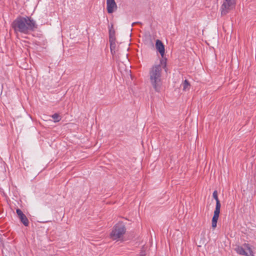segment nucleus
<instances>
[{"mask_svg":"<svg viewBox=\"0 0 256 256\" xmlns=\"http://www.w3.org/2000/svg\"><path fill=\"white\" fill-rule=\"evenodd\" d=\"M213 198L216 200V207H220L221 204L220 203V201L218 198V192L216 190H214L212 194Z\"/></svg>","mask_w":256,"mask_h":256,"instance_id":"obj_11","label":"nucleus"},{"mask_svg":"<svg viewBox=\"0 0 256 256\" xmlns=\"http://www.w3.org/2000/svg\"><path fill=\"white\" fill-rule=\"evenodd\" d=\"M146 254L144 252H142L140 256H145Z\"/></svg>","mask_w":256,"mask_h":256,"instance_id":"obj_17","label":"nucleus"},{"mask_svg":"<svg viewBox=\"0 0 256 256\" xmlns=\"http://www.w3.org/2000/svg\"><path fill=\"white\" fill-rule=\"evenodd\" d=\"M52 116L54 120V122H58L61 120L60 116L58 114H54Z\"/></svg>","mask_w":256,"mask_h":256,"instance_id":"obj_15","label":"nucleus"},{"mask_svg":"<svg viewBox=\"0 0 256 256\" xmlns=\"http://www.w3.org/2000/svg\"><path fill=\"white\" fill-rule=\"evenodd\" d=\"M126 230L125 226L122 223L118 224L114 227L110 237L113 240L120 238L125 234Z\"/></svg>","mask_w":256,"mask_h":256,"instance_id":"obj_3","label":"nucleus"},{"mask_svg":"<svg viewBox=\"0 0 256 256\" xmlns=\"http://www.w3.org/2000/svg\"><path fill=\"white\" fill-rule=\"evenodd\" d=\"M166 60L162 59L160 60V64L152 66L150 70V82L156 92H159L160 90L162 85L161 80L162 68H166Z\"/></svg>","mask_w":256,"mask_h":256,"instance_id":"obj_2","label":"nucleus"},{"mask_svg":"<svg viewBox=\"0 0 256 256\" xmlns=\"http://www.w3.org/2000/svg\"><path fill=\"white\" fill-rule=\"evenodd\" d=\"M220 207H216L215 210L214 211V214L212 217V221L218 222L219 214L220 213Z\"/></svg>","mask_w":256,"mask_h":256,"instance_id":"obj_10","label":"nucleus"},{"mask_svg":"<svg viewBox=\"0 0 256 256\" xmlns=\"http://www.w3.org/2000/svg\"><path fill=\"white\" fill-rule=\"evenodd\" d=\"M16 212L20 222L24 226H28L29 224V221L26 215L19 208L16 209Z\"/></svg>","mask_w":256,"mask_h":256,"instance_id":"obj_5","label":"nucleus"},{"mask_svg":"<svg viewBox=\"0 0 256 256\" xmlns=\"http://www.w3.org/2000/svg\"><path fill=\"white\" fill-rule=\"evenodd\" d=\"M234 250L239 254L244 255L245 256H249L248 253L246 252L242 246H237L234 248Z\"/></svg>","mask_w":256,"mask_h":256,"instance_id":"obj_9","label":"nucleus"},{"mask_svg":"<svg viewBox=\"0 0 256 256\" xmlns=\"http://www.w3.org/2000/svg\"><path fill=\"white\" fill-rule=\"evenodd\" d=\"M235 6V0H224L220 8L222 16L228 14Z\"/></svg>","mask_w":256,"mask_h":256,"instance_id":"obj_4","label":"nucleus"},{"mask_svg":"<svg viewBox=\"0 0 256 256\" xmlns=\"http://www.w3.org/2000/svg\"><path fill=\"white\" fill-rule=\"evenodd\" d=\"M136 22H134L132 24V26H134V24H135Z\"/></svg>","mask_w":256,"mask_h":256,"instance_id":"obj_18","label":"nucleus"},{"mask_svg":"<svg viewBox=\"0 0 256 256\" xmlns=\"http://www.w3.org/2000/svg\"><path fill=\"white\" fill-rule=\"evenodd\" d=\"M182 86H183V90H188L190 87V84L188 80H186L184 82L182 83Z\"/></svg>","mask_w":256,"mask_h":256,"instance_id":"obj_14","label":"nucleus"},{"mask_svg":"<svg viewBox=\"0 0 256 256\" xmlns=\"http://www.w3.org/2000/svg\"><path fill=\"white\" fill-rule=\"evenodd\" d=\"M217 222L212 221V227L215 228L216 226Z\"/></svg>","mask_w":256,"mask_h":256,"instance_id":"obj_16","label":"nucleus"},{"mask_svg":"<svg viewBox=\"0 0 256 256\" xmlns=\"http://www.w3.org/2000/svg\"><path fill=\"white\" fill-rule=\"evenodd\" d=\"M106 6L109 14H112L117 9V5L114 0H106Z\"/></svg>","mask_w":256,"mask_h":256,"instance_id":"obj_6","label":"nucleus"},{"mask_svg":"<svg viewBox=\"0 0 256 256\" xmlns=\"http://www.w3.org/2000/svg\"><path fill=\"white\" fill-rule=\"evenodd\" d=\"M116 40L110 41V48L111 53L112 54H114L116 53Z\"/></svg>","mask_w":256,"mask_h":256,"instance_id":"obj_12","label":"nucleus"},{"mask_svg":"<svg viewBox=\"0 0 256 256\" xmlns=\"http://www.w3.org/2000/svg\"><path fill=\"white\" fill-rule=\"evenodd\" d=\"M12 26L16 32H20L28 34L37 28L36 22L29 16H18L12 24Z\"/></svg>","mask_w":256,"mask_h":256,"instance_id":"obj_1","label":"nucleus"},{"mask_svg":"<svg viewBox=\"0 0 256 256\" xmlns=\"http://www.w3.org/2000/svg\"><path fill=\"white\" fill-rule=\"evenodd\" d=\"M156 50L160 52L162 58L164 54V46L162 42L159 40H157L156 42Z\"/></svg>","mask_w":256,"mask_h":256,"instance_id":"obj_7","label":"nucleus"},{"mask_svg":"<svg viewBox=\"0 0 256 256\" xmlns=\"http://www.w3.org/2000/svg\"><path fill=\"white\" fill-rule=\"evenodd\" d=\"M243 246L247 250H248L249 252H250V254L249 256H254V252L250 246L249 244H246V243H244V244H243Z\"/></svg>","mask_w":256,"mask_h":256,"instance_id":"obj_13","label":"nucleus"},{"mask_svg":"<svg viewBox=\"0 0 256 256\" xmlns=\"http://www.w3.org/2000/svg\"><path fill=\"white\" fill-rule=\"evenodd\" d=\"M109 41L116 40V32L114 28L113 24L111 23L110 26H108Z\"/></svg>","mask_w":256,"mask_h":256,"instance_id":"obj_8","label":"nucleus"}]
</instances>
